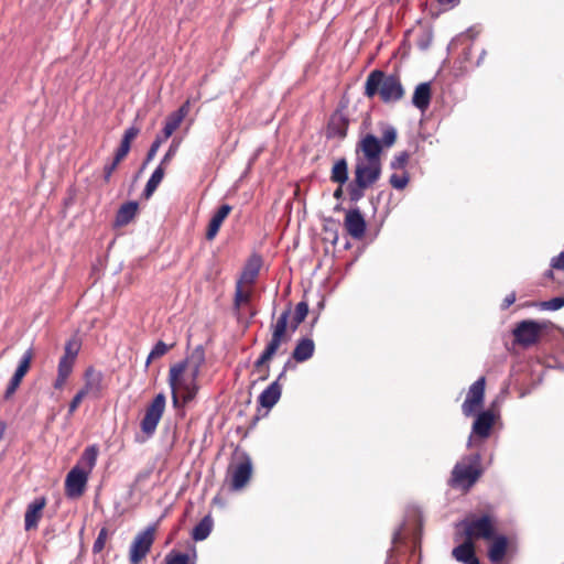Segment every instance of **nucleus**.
<instances>
[{
    "label": "nucleus",
    "instance_id": "f257e3e1",
    "mask_svg": "<svg viewBox=\"0 0 564 564\" xmlns=\"http://www.w3.org/2000/svg\"><path fill=\"white\" fill-rule=\"evenodd\" d=\"M397 140V130L386 126L382 139L367 133L362 135L356 147L355 182L360 188L371 186L381 173V152L391 148Z\"/></svg>",
    "mask_w": 564,
    "mask_h": 564
},
{
    "label": "nucleus",
    "instance_id": "f03ea898",
    "mask_svg": "<svg viewBox=\"0 0 564 564\" xmlns=\"http://www.w3.org/2000/svg\"><path fill=\"white\" fill-rule=\"evenodd\" d=\"M205 350L202 346L195 347L184 360L171 366L169 384L172 390L174 405L182 399L183 403L191 402L199 390L198 377L205 366Z\"/></svg>",
    "mask_w": 564,
    "mask_h": 564
},
{
    "label": "nucleus",
    "instance_id": "7ed1b4c3",
    "mask_svg": "<svg viewBox=\"0 0 564 564\" xmlns=\"http://www.w3.org/2000/svg\"><path fill=\"white\" fill-rule=\"evenodd\" d=\"M376 94L380 95L382 101L393 102L403 97L404 90L395 76H384L381 70H372L365 84V95L372 98Z\"/></svg>",
    "mask_w": 564,
    "mask_h": 564
},
{
    "label": "nucleus",
    "instance_id": "20e7f679",
    "mask_svg": "<svg viewBox=\"0 0 564 564\" xmlns=\"http://www.w3.org/2000/svg\"><path fill=\"white\" fill-rule=\"evenodd\" d=\"M290 313H291L290 310H285L278 317L276 322L271 325V327H270V329H271V339L267 344L265 349L263 350V352L260 355V357L254 362V367L256 368L264 367L273 358V356L276 354V351L279 350L280 346L283 343L289 341V339L291 338V335H292L293 332L291 330V333H290L288 330V323H289V318H290Z\"/></svg>",
    "mask_w": 564,
    "mask_h": 564
},
{
    "label": "nucleus",
    "instance_id": "39448f33",
    "mask_svg": "<svg viewBox=\"0 0 564 564\" xmlns=\"http://www.w3.org/2000/svg\"><path fill=\"white\" fill-rule=\"evenodd\" d=\"M480 456L470 455L457 463L452 473V485L463 489H469L480 476Z\"/></svg>",
    "mask_w": 564,
    "mask_h": 564
},
{
    "label": "nucleus",
    "instance_id": "423d86ee",
    "mask_svg": "<svg viewBox=\"0 0 564 564\" xmlns=\"http://www.w3.org/2000/svg\"><path fill=\"white\" fill-rule=\"evenodd\" d=\"M166 405V398L163 393L156 394L147 406L144 415L140 422V429L147 438L151 437L163 416Z\"/></svg>",
    "mask_w": 564,
    "mask_h": 564
},
{
    "label": "nucleus",
    "instance_id": "0eeeda50",
    "mask_svg": "<svg viewBox=\"0 0 564 564\" xmlns=\"http://www.w3.org/2000/svg\"><path fill=\"white\" fill-rule=\"evenodd\" d=\"M466 538L473 542L475 539L491 540L495 535V527L488 516L480 518H467L459 523Z\"/></svg>",
    "mask_w": 564,
    "mask_h": 564
},
{
    "label": "nucleus",
    "instance_id": "6e6552de",
    "mask_svg": "<svg viewBox=\"0 0 564 564\" xmlns=\"http://www.w3.org/2000/svg\"><path fill=\"white\" fill-rule=\"evenodd\" d=\"M154 532L155 527L151 525L135 535L129 552L131 564H139L150 552L154 541Z\"/></svg>",
    "mask_w": 564,
    "mask_h": 564
},
{
    "label": "nucleus",
    "instance_id": "1a4fd4ad",
    "mask_svg": "<svg viewBox=\"0 0 564 564\" xmlns=\"http://www.w3.org/2000/svg\"><path fill=\"white\" fill-rule=\"evenodd\" d=\"M251 474L252 464L249 457L245 456L241 459L232 463L228 469L231 489H242L250 480Z\"/></svg>",
    "mask_w": 564,
    "mask_h": 564
},
{
    "label": "nucleus",
    "instance_id": "9d476101",
    "mask_svg": "<svg viewBox=\"0 0 564 564\" xmlns=\"http://www.w3.org/2000/svg\"><path fill=\"white\" fill-rule=\"evenodd\" d=\"M89 475L90 474H88L87 470H84L83 467H73L65 479V491L67 497H80L85 491Z\"/></svg>",
    "mask_w": 564,
    "mask_h": 564
},
{
    "label": "nucleus",
    "instance_id": "9b49d317",
    "mask_svg": "<svg viewBox=\"0 0 564 564\" xmlns=\"http://www.w3.org/2000/svg\"><path fill=\"white\" fill-rule=\"evenodd\" d=\"M485 378L480 377L469 388L466 400L463 403V413L466 416L473 415L482 404L485 393Z\"/></svg>",
    "mask_w": 564,
    "mask_h": 564
},
{
    "label": "nucleus",
    "instance_id": "f8f14e48",
    "mask_svg": "<svg viewBox=\"0 0 564 564\" xmlns=\"http://www.w3.org/2000/svg\"><path fill=\"white\" fill-rule=\"evenodd\" d=\"M542 330V325L535 321H522L513 330L516 340L523 345L530 346L536 343Z\"/></svg>",
    "mask_w": 564,
    "mask_h": 564
},
{
    "label": "nucleus",
    "instance_id": "ddd939ff",
    "mask_svg": "<svg viewBox=\"0 0 564 564\" xmlns=\"http://www.w3.org/2000/svg\"><path fill=\"white\" fill-rule=\"evenodd\" d=\"M102 379L104 377L100 371L88 368L85 372V384L79 391L86 397L99 398L102 391Z\"/></svg>",
    "mask_w": 564,
    "mask_h": 564
},
{
    "label": "nucleus",
    "instance_id": "4468645a",
    "mask_svg": "<svg viewBox=\"0 0 564 564\" xmlns=\"http://www.w3.org/2000/svg\"><path fill=\"white\" fill-rule=\"evenodd\" d=\"M345 228L347 232L355 239L364 237L366 231V221L359 209L349 210L345 216Z\"/></svg>",
    "mask_w": 564,
    "mask_h": 564
},
{
    "label": "nucleus",
    "instance_id": "2eb2a0df",
    "mask_svg": "<svg viewBox=\"0 0 564 564\" xmlns=\"http://www.w3.org/2000/svg\"><path fill=\"white\" fill-rule=\"evenodd\" d=\"M46 506V499L44 497H40L34 499L25 511L24 516V524L25 530H31L37 527V523L42 517V512L44 507Z\"/></svg>",
    "mask_w": 564,
    "mask_h": 564
},
{
    "label": "nucleus",
    "instance_id": "dca6fc26",
    "mask_svg": "<svg viewBox=\"0 0 564 564\" xmlns=\"http://www.w3.org/2000/svg\"><path fill=\"white\" fill-rule=\"evenodd\" d=\"M452 554L454 558L460 563L479 564V561L475 554L474 543L468 539L464 543L454 547Z\"/></svg>",
    "mask_w": 564,
    "mask_h": 564
},
{
    "label": "nucleus",
    "instance_id": "f3484780",
    "mask_svg": "<svg viewBox=\"0 0 564 564\" xmlns=\"http://www.w3.org/2000/svg\"><path fill=\"white\" fill-rule=\"evenodd\" d=\"M494 425V415L489 411L481 412L477 415L473 424V434L486 438L489 436Z\"/></svg>",
    "mask_w": 564,
    "mask_h": 564
},
{
    "label": "nucleus",
    "instance_id": "a211bd4d",
    "mask_svg": "<svg viewBox=\"0 0 564 564\" xmlns=\"http://www.w3.org/2000/svg\"><path fill=\"white\" fill-rule=\"evenodd\" d=\"M432 91L430 83H421L416 86L413 97L412 104L420 109L421 111H425L431 102Z\"/></svg>",
    "mask_w": 564,
    "mask_h": 564
},
{
    "label": "nucleus",
    "instance_id": "6ab92c4d",
    "mask_svg": "<svg viewBox=\"0 0 564 564\" xmlns=\"http://www.w3.org/2000/svg\"><path fill=\"white\" fill-rule=\"evenodd\" d=\"M260 265H261L260 259H258V258L250 259L247 262V264L245 265L237 283L252 288V284L254 283V281L259 274Z\"/></svg>",
    "mask_w": 564,
    "mask_h": 564
},
{
    "label": "nucleus",
    "instance_id": "aec40b11",
    "mask_svg": "<svg viewBox=\"0 0 564 564\" xmlns=\"http://www.w3.org/2000/svg\"><path fill=\"white\" fill-rule=\"evenodd\" d=\"M230 210H231V207L229 205H223L213 215V217L209 221L208 228H207V232H206L207 240H213L217 236L223 221L227 218Z\"/></svg>",
    "mask_w": 564,
    "mask_h": 564
},
{
    "label": "nucleus",
    "instance_id": "412c9836",
    "mask_svg": "<svg viewBox=\"0 0 564 564\" xmlns=\"http://www.w3.org/2000/svg\"><path fill=\"white\" fill-rule=\"evenodd\" d=\"M281 398V386L278 381H273L267 389H264L258 398L261 406L271 409Z\"/></svg>",
    "mask_w": 564,
    "mask_h": 564
},
{
    "label": "nucleus",
    "instance_id": "4be33fe9",
    "mask_svg": "<svg viewBox=\"0 0 564 564\" xmlns=\"http://www.w3.org/2000/svg\"><path fill=\"white\" fill-rule=\"evenodd\" d=\"M491 540H492V542L488 550V556L492 563H499L503 560V557L506 555L507 547H508V540L503 535H498V536L494 535V538Z\"/></svg>",
    "mask_w": 564,
    "mask_h": 564
},
{
    "label": "nucleus",
    "instance_id": "5701e85b",
    "mask_svg": "<svg viewBox=\"0 0 564 564\" xmlns=\"http://www.w3.org/2000/svg\"><path fill=\"white\" fill-rule=\"evenodd\" d=\"M314 350V341L311 338H302L297 341L292 356L297 362H303L313 356Z\"/></svg>",
    "mask_w": 564,
    "mask_h": 564
},
{
    "label": "nucleus",
    "instance_id": "b1692460",
    "mask_svg": "<svg viewBox=\"0 0 564 564\" xmlns=\"http://www.w3.org/2000/svg\"><path fill=\"white\" fill-rule=\"evenodd\" d=\"M139 205L137 202H128L123 204L116 216V225L124 226L129 224L137 215Z\"/></svg>",
    "mask_w": 564,
    "mask_h": 564
},
{
    "label": "nucleus",
    "instance_id": "393cba45",
    "mask_svg": "<svg viewBox=\"0 0 564 564\" xmlns=\"http://www.w3.org/2000/svg\"><path fill=\"white\" fill-rule=\"evenodd\" d=\"M348 128V121L345 116L340 112H336L332 116L328 126V132L332 137L344 138Z\"/></svg>",
    "mask_w": 564,
    "mask_h": 564
},
{
    "label": "nucleus",
    "instance_id": "a878e982",
    "mask_svg": "<svg viewBox=\"0 0 564 564\" xmlns=\"http://www.w3.org/2000/svg\"><path fill=\"white\" fill-rule=\"evenodd\" d=\"M98 452L99 451L97 445H90L86 447L76 466L83 467L84 470H87V473L90 474L94 467L96 466Z\"/></svg>",
    "mask_w": 564,
    "mask_h": 564
},
{
    "label": "nucleus",
    "instance_id": "bb28decb",
    "mask_svg": "<svg viewBox=\"0 0 564 564\" xmlns=\"http://www.w3.org/2000/svg\"><path fill=\"white\" fill-rule=\"evenodd\" d=\"M213 524H214V522H213L212 517L209 514L205 516L200 520V522L194 527V529L192 531L193 540L204 541L205 539H207L212 532Z\"/></svg>",
    "mask_w": 564,
    "mask_h": 564
},
{
    "label": "nucleus",
    "instance_id": "cd10ccee",
    "mask_svg": "<svg viewBox=\"0 0 564 564\" xmlns=\"http://www.w3.org/2000/svg\"><path fill=\"white\" fill-rule=\"evenodd\" d=\"M164 173H165L164 167L161 165H159L154 170V172L150 176L149 181L147 182V185H145V188L143 192L145 198H149L155 192V189L158 188V186L160 185V183L162 182V180L164 177Z\"/></svg>",
    "mask_w": 564,
    "mask_h": 564
},
{
    "label": "nucleus",
    "instance_id": "c85d7f7f",
    "mask_svg": "<svg viewBox=\"0 0 564 564\" xmlns=\"http://www.w3.org/2000/svg\"><path fill=\"white\" fill-rule=\"evenodd\" d=\"M332 181L338 184H345L348 180V166L345 159L338 160L332 169Z\"/></svg>",
    "mask_w": 564,
    "mask_h": 564
},
{
    "label": "nucleus",
    "instance_id": "c756f323",
    "mask_svg": "<svg viewBox=\"0 0 564 564\" xmlns=\"http://www.w3.org/2000/svg\"><path fill=\"white\" fill-rule=\"evenodd\" d=\"M32 358H33V350L31 348H29L23 354V356L18 365V368L15 369V371L12 376V379L18 380L20 382L22 381L23 377L26 375V372L30 369Z\"/></svg>",
    "mask_w": 564,
    "mask_h": 564
},
{
    "label": "nucleus",
    "instance_id": "7c9ffc66",
    "mask_svg": "<svg viewBox=\"0 0 564 564\" xmlns=\"http://www.w3.org/2000/svg\"><path fill=\"white\" fill-rule=\"evenodd\" d=\"M252 294V288L241 284H236L234 304L236 310H240L243 305L248 304Z\"/></svg>",
    "mask_w": 564,
    "mask_h": 564
},
{
    "label": "nucleus",
    "instance_id": "2f4dec72",
    "mask_svg": "<svg viewBox=\"0 0 564 564\" xmlns=\"http://www.w3.org/2000/svg\"><path fill=\"white\" fill-rule=\"evenodd\" d=\"M165 564H196V554L189 555L172 551L166 554Z\"/></svg>",
    "mask_w": 564,
    "mask_h": 564
},
{
    "label": "nucleus",
    "instance_id": "473e14b6",
    "mask_svg": "<svg viewBox=\"0 0 564 564\" xmlns=\"http://www.w3.org/2000/svg\"><path fill=\"white\" fill-rule=\"evenodd\" d=\"M183 121L177 118L173 112L166 118L165 124L162 130V137L167 140L174 131L181 126Z\"/></svg>",
    "mask_w": 564,
    "mask_h": 564
},
{
    "label": "nucleus",
    "instance_id": "72a5a7b5",
    "mask_svg": "<svg viewBox=\"0 0 564 564\" xmlns=\"http://www.w3.org/2000/svg\"><path fill=\"white\" fill-rule=\"evenodd\" d=\"M308 314V305L305 302L297 303L295 307V314L291 324L292 332H294L299 325L306 318Z\"/></svg>",
    "mask_w": 564,
    "mask_h": 564
},
{
    "label": "nucleus",
    "instance_id": "f704fd0d",
    "mask_svg": "<svg viewBox=\"0 0 564 564\" xmlns=\"http://www.w3.org/2000/svg\"><path fill=\"white\" fill-rule=\"evenodd\" d=\"M170 347L163 343V341H158L154 347L152 348V350L150 351L149 356H148V359H147V366L153 360V359H156V358H160L162 356H164L167 351H169Z\"/></svg>",
    "mask_w": 564,
    "mask_h": 564
},
{
    "label": "nucleus",
    "instance_id": "c9c22d12",
    "mask_svg": "<svg viewBox=\"0 0 564 564\" xmlns=\"http://www.w3.org/2000/svg\"><path fill=\"white\" fill-rule=\"evenodd\" d=\"M78 350L79 346L76 341H68L65 346V351L61 359L75 364Z\"/></svg>",
    "mask_w": 564,
    "mask_h": 564
},
{
    "label": "nucleus",
    "instance_id": "e433bc0d",
    "mask_svg": "<svg viewBox=\"0 0 564 564\" xmlns=\"http://www.w3.org/2000/svg\"><path fill=\"white\" fill-rule=\"evenodd\" d=\"M409 183V176L405 172L402 174H392L390 177V184L395 189H403Z\"/></svg>",
    "mask_w": 564,
    "mask_h": 564
},
{
    "label": "nucleus",
    "instance_id": "4c0bfd02",
    "mask_svg": "<svg viewBox=\"0 0 564 564\" xmlns=\"http://www.w3.org/2000/svg\"><path fill=\"white\" fill-rule=\"evenodd\" d=\"M107 538H108V530H107V528H101L99 533H98V536L95 540L94 545H93V552L94 553L97 554V553H100L104 550L106 541H107Z\"/></svg>",
    "mask_w": 564,
    "mask_h": 564
},
{
    "label": "nucleus",
    "instance_id": "58836bf2",
    "mask_svg": "<svg viewBox=\"0 0 564 564\" xmlns=\"http://www.w3.org/2000/svg\"><path fill=\"white\" fill-rule=\"evenodd\" d=\"M164 138L162 135H156L154 141L152 142L151 147H150V150L147 154V158H145V162L144 164H148L149 162H151L154 156L156 155L160 147L162 145V143L164 142Z\"/></svg>",
    "mask_w": 564,
    "mask_h": 564
},
{
    "label": "nucleus",
    "instance_id": "ea45409f",
    "mask_svg": "<svg viewBox=\"0 0 564 564\" xmlns=\"http://www.w3.org/2000/svg\"><path fill=\"white\" fill-rule=\"evenodd\" d=\"M409 161V153L403 151L398 153L391 161V167L393 170H403Z\"/></svg>",
    "mask_w": 564,
    "mask_h": 564
},
{
    "label": "nucleus",
    "instance_id": "a19ab883",
    "mask_svg": "<svg viewBox=\"0 0 564 564\" xmlns=\"http://www.w3.org/2000/svg\"><path fill=\"white\" fill-rule=\"evenodd\" d=\"M541 308L547 311H557L564 306V297H554L550 301H545L541 303Z\"/></svg>",
    "mask_w": 564,
    "mask_h": 564
},
{
    "label": "nucleus",
    "instance_id": "79ce46f5",
    "mask_svg": "<svg viewBox=\"0 0 564 564\" xmlns=\"http://www.w3.org/2000/svg\"><path fill=\"white\" fill-rule=\"evenodd\" d=\"M74 362H69L63 359H59L57 367V376L67 378L70 376L73 371Z\"/></svg>",
    "mask_w": 564,
    "mask_h": 564
},
{
    "label": "nucleus",
    "instance_id": "37998d69",
    "mask_svg": "<svg viewBox=\"0 0 564 564\" xmlns=\"http://www.w3.org/2000/svg\"><path fill=\"white\" fill-rule=\"evenodd\" d=\"M177 151H178V142L173 141V142L171 143V145H170V148H169L167 152H166V153L164 154V156L162 158L160 165H161V166H163V167H164L165 165H167V164L171 162V160L175 156V154L177 153Z\"/></svg>",
    "mask_w": 564,
    "mask_h": 564
},
{
    "label": "nucleus",
    "instance_id": "c03bdc74",
    "mask_svg": "<svg viewBox=\"0 0 564 564\" xmlns=\"http://www.w3.org/2000/svg\"><path fill=\"white\" fill-rule=\"evenodd\" d=\"M140 129L135 126H131L124 131L121 142L131 147V142L138 137Z\"/></svg>",
    "mask_w": 564,
    "mask_h": 564
},
{
    "label": "nucleus",
    "instance_id": "a18cd8bd",
    "mask_svg": "<svg viewBox=\"0 0 564 564\" xmlns=\"http://www.w3.org/2000/svg\"><path fill=\"white\" fill-rule=\"evenodd\" d=\"M85 398H86V395L84 393H82L80 391H78L75 394V397L73 398V400L69 403L68 415H73L74 414V412L77 410V408L79 406V404L82 403V401Z\"/></svg>",
    "mask_w": 564,
    "mask_h": 564
},
{
    "label": "nucleus",
    "instance_id": "49530a36",
    "mask_svg": "<svg viewBox=\"0 0 564 564\" xmlns=\"http://www.w3.org/2000/svg\"><path fill=\"white\" fill-rule=\"evenodd\" d=\"M130 145L121 142L120 143V147L118 148L117 152H116V155H115V161L120 163L129 153L130 151Z\"/></svg>",
    "mask_w": 564,
    "mask_h": 564
},
{
    "label": "nucleus",
    "instance_id": "de8ad7c7",
    "mask_svg": "<svg viewBox=\"0 0 564 564\" xmlns=\"http://www.w3.org/2000/svg\"><path fill=\"white\" fill-rule=\"evenodd\" d=\"M20 383H21L20 381L14 380V379L11 378V380H10L8 387H7V390H6V393H4V398L9 399L17 391V389L20 386Z\"/></svg>",
    "mask_w": 564,
    "mask_h": 564
},
{
    "label": "nucleus",
    "instance_id": "09e8293b",
    "mask_svg": "<svg viewBox=\"0 0 564 564\" xmlns=\"http://www.w3.org/2000/svg\"><path fill=\"white\" fill-rule=\"evenodd\" d=\"M189 111V101L187 100L185 104H183L176 111H174L173 113L180 118L182 121L184 120V118L187 116Z\"/></svg>",
    "mask_w": 564,
    "mask_h": 564
},
{
    "label": "nucleus",
    "instance_id": "8fccbe9b",
    "mask_svg": "<svg viewBox=\"0 0 564 564\" xmlns=\"http://www.w3.org/2000/svg\"><path fill=\"white\" fill-rule=\"evenodd\" d=\"M551 265L554 269L564 270V252H561L557 257H554L551 261Z\"/></svg>",
    "mask_w": 564,
    "mask_h": 564
},
{
    "label": "nucleus",
    "instance_id": "3c124183",
    "mask_svg": "<svg viewBox=\"0 0 564 564\" xmlns=\"http://www.w3.org/2000/svg\"><path fill=\"white\" fill-rule=\"evenodd\" d=\"M118 162H116L115 160L110 163V164H107L104 169L105 171V181L108 182L113 173V171L117 169L118 166Z\"/></svg>",
    "mask_w": 564,
    "mask_h": 564
},
{
    "label": "nucleus",
    "instance_id": "603ef678",
    "mask_svg": "<svg viewBox=\"0 0 564 564\" xmlns=\"http://www.w3.org/2000/svg\"><path fill=\"white\" fill-rule=\"evenodd\" d=\"M514 301H516L514 293L507 295L506 299L503 300L502 307L508 308L510 305H512L514 303Z\"/></svg>",
    "mask_w": 564,
    "mask_h": 564
},
{
    "label": "nucleus",
    "instance_id": "864d4df0",
    "mask_svg": "<svg viewBox=\"0 0 564 564\" xmlns=\"http://www.w3.org/2000/svg\"><path fill=\"white\" fill-rule=\"evenodd\" d=\"M67 381V378L57 376L54 381V388L57 390H62Z\"/></svg>",
    "mask_w": 564,
    "mask_h": 564
},
{
    "label": "nucleus",
    "instance_id": "5fc2aeb1",
    "mask_svg": "<svg viewBox=\"0 0 564 564\" xmlns=\"http://www.w3.org/2000/svg\"><path fill=\"white\" fill-rule=\"evenodd\" d=\"M438 2L444 8L451 9V8H454L456 4H458L459 0H438Z\"/></svg>",
    "mask_w": 564,
    "mask_h": 564
}]
</instances>
